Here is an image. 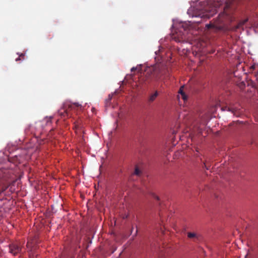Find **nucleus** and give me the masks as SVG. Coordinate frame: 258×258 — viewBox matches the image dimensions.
Returning a JSON list of instances; mask_svg holds the SVG:
<instances>
[{
  "label": "nucleus",
  "mask_w": 258,
  "mask_h": 258,
  "mask_svg": "<svg viewBox=\"0 0 258 258\" xmlns=\"http://www.w3.org/2000/svg\"><path fill=\"white\" fill-rule=\"evenodd\" d=\"M167 72L165 66L158 64L146 69L143 76L139 79V82L142 85L151 84L153 81H158Z\"/></svg>",
  "instance_id": "obj_1"
},
{
  "label": "nucleus",
  "mask_w": 258,
  "mask_h": 258,
  "mask_svg": "<svg viewBox=\"0 0 258 258\" xmlns=\"http://www.w3.org/2000/svg\"><path fill=\"white\" fill-rule=\"evenodd\" d=\"M190 22L179 23L173 33L172 38L177 42H181L186 39V31L190 26Z\"/></svg>",
  "instance_id": "obj_2"
},
{
  "label": "nucleus",
  "mask_w": 258,
  "mask_h": 258,
  "mask_svg": "<svg viewBox=\"0 0 258 258\" xmlns=\"http://www.w3.org/2000/svg\"><path fill=\"white\" fill-rule=\"evenodd\" d=\"M81 106L79 103H76L74 104H67L64 105L63 107L60 109L58 111L61 116L65 117L70 116L69 111L74 109L76 107H78Z\"/></svg>",
  "instance_id": "obj_3"
},
{
  "label": "nucleus",
  "mask_w": 258,
  "mask_h": 258,
  "mask_svg": "<svg viewBox=\"0 0 258 258\" xmlns=\"http://www.w3.org/2000/svg\"><path fill=\"white\" fill-rule=\"evenodd\" d=\"M10 252L13 254L14 255H16L17 254L21 252L22 248L17 243H13L9 245Z\"/></svg>",
  "instance_id": "obj_4"
},
{
  "label": "nucleus",
  "mask_w": 258,
  "mask_h": 258,
  "mask_svg": "<svg viewBox=\"0 0 258 258\" xmlns=\"http://www.w3.org/2000/svg\"><path fill=\"white\" fill-rule=\"evenodd\" d=\"M187 237L195 242H199L201 240V235L195 232H187Z\"/></svg>",
  "instance_id": "obj_5"
},
{
  "label": "nucleus",
  "mask_w": 258,
  "mask_h": 258,
  "mask_svg": "<svg viewBox=\"0 0 258 258\" xmlns=\"http://www.w3.org/2000/svg\"><path fill=\"white\" fill-rule=\"evenodd\" d=\"M159 95V93L158 91H155L154 93L150 94L148 98V102L149 103H151L154 102L156 98Z\"/></svg>",
  "instance_id": "obj_6"
},
{
  "label": "nucleus",
  "mask_w": 258,
  "mask_h": 258,
  "mask_svg": "<svg viewBox=\"0 0 258 258\" xmlns=\"http://www.w3.org/2000/svg\"><path fill=\"white\" fill-rule=\"evenodd\" d=\"M183 86L180 87L178 93L180 94L181 98L184 101H186L187 100V96L185 94V92L183 91Z\"/></svg>",
  "instance_id": "obj_7"
},
{
  "label": "nucleus",
  "mask_w": 258,
  "mask_h": 258,
  "mask_svg": "<svg viewBox=\"0 0 258 258\" xmlns=\"http://www.w3.org/2000/svg\"><path fill=\"white\" fill-rule=\"evenodd\" d=\"M247 20H248L246 19L239 22L236 26V29H239L242 27L247 22Z\"/></svg>",
  "instance_id": "obj_8"
},
{
  "label": "nucleus",
  "mask_w": 258,
  "mask_h": 258,
  "mask_svg": "<svg viewBox=\"0 0 258 258\" xmlns=\"http://www.w3.org/2000/svg\"><path fill=\"white\" fill-rule=\"evenodd\" d=\"M134 174L137 176H140L141 175V171L139 169L138 167H136Z\"/></svg>",
  "instance_id": "obj_9"
},
{
  "label": "nucleus",
  "mask_w": 258,
  "mask_h": 258,
  "mask_svg": "<svg viewBox=\"0 0 258 258\" xmlns=\"http://www.w3.org/2000/svg\"><path fill=\"white\" fill-rule=\"evenodd\" d=\"M141 66H137L136 67H133L132 69H131V72H133L135 71H141Z\"/></svg>",
  "instance_id": "obj_10"
},
{
  "label": "nucleus",
  "mask_w": 258,
  "mask_h": 258,
  "mask_svg": "<svg viewBox=\"0 0 258 258\" xmlns=\"http://www.w3.org/2000/svg\"><path fill=\"white\" fill-rule=\"evenodd\" d=\"M226 109L227 108L228 111H231L232 113H233L234 114L235 113V111H236L235 108H233V107H226Z\"/></svg>",
  "instance_id": "obj_11"
},
{
  "label": "nucleus",
  "mask_w": 258,
  "mask_h": 258,
  "mask_svg": "<svg viewBox=\"0 0 258 258\" xmlns=\"http://www.w3.org/2000/svg\"><path fill=\"white\" fill-rule=\"evenodd\" d=\"M206 27L207 29H209L214 28L215 27V26L212 24H208L206 25Z\"/></svg>",
  "instance_id": "obj_12"
},
{
  "label": "nucleus",
  "mask_w": 258,
  "mask_h": 258,
  "mask_svg": "<svg viewBox=\"0 0 258 258\" xmlns=\"http://www.w3.org/2000/svg\"><path fill=\"white\" fill-rule=\"evenodd\" d=\"M75 127L78 130L82 128V126H81L79 122H77L76 124H75Z\"/></svg>",
  "instance_id": "obj_13"
},
{
  "label": "nucleus",
  "mask_w": 258,
  "mask_h": 258,
  "mask_svg": "<svg viewBox=\"0 0 258 258\" xmlns=\"http://www.w3.org/2000/svg\"><path fill=\"white\" fill-rule=\"evenodd\" d=\"M24 56H25V55H24V54L21 53V54L19 55V57H18V58H17L16 59V61H18V60H20V59H21V57H22L23 59H24Z\"/></svg>",
  "instance_id": "obj_14"
},
{
  "label": "nucleus",
  "mask_w": 258,
  "mask_h": 258,
  "mask_svg": "<svg viewBox=\"0 0 258 258\" xmlns=\"http://www.w3.org/2000/svg\"><path fill=\"white\" fill-rule=\"evenodd\" d=\"M51 118L52 117H49V118H46L45 120L46 121V123H51Z\"/></svg>",
  "instance_id": "obj_15"
},
{
  "label": "nucleus",
  "mask_w": 258,
  "mask_h": 258,
  "mask_svg": "<svg viewBox=\"0 0 258 258\" xmlns=\"http://www.w3.org/2000/svg\"><path fill=\"white\" fill-rule=\"evenodd\" d=\"M7 187H3V188H2V190H0V194H1L2 192H4V191H5V190L7 189Z\"/></svg>",
  "instance_id": "obj_16"
},
{
  "label": "nucleus",
  "mask_w": 258,
  "mask_h": 258,
  "mask_svg": "<svg viewBox=\"0 0 258 258\" xmlns=\"http://www.w3.org/2000/svg\"><path fill=\"white\" fill-rule=\"evenodd\" d=\"M204 167L206 168V169H207V170H209V167H208V166L206 165V163H204Z\"/></svg>",
  "instance_id": "obj_17"
},
{
  "label": "nucleus",
  "mask_w": 258,
  "mask_h": 258,
  "mask_svg": "<svg viewBox=\"0 0 258 258\" xmlns=\"http://www.w3.org/2000/svg\"><path fill=\"white\" fill-rule=\"evenodd\" d=\"M26 246H27V248H29L30 246V243L29 242H27Z\"/></svg>",
  "instance_id": "obj_18"
},
{
  "label": "nucleus",
  "mask_w": 258,
  "mask_h": 258,
  "mask_svg": "<svg viewBox=\"0 0 258 258\" xmlns=\"http://www.w3.org/2000/svg\"><path fill=\"white\" fill-rule=\"evenodd\" d=\"M111 98H112V96L109 95V99H108V100H110L111 99Z\"/></svg>",
  "instance_id": "obj_19"
},
{
  "label": "nucleus",
  "mask_w": 258,
  "mask_h": 258,
  "mask_svg": "<svg viewBox=\"0 0 258 258\" xmlns=\"http://www.w3.org/2000/svg\"><path fill=\"white\" fill-rule=\"evenodd\" d=\"M216 28H218L219 30L221 29V27H216Z\"/></svg>",
  "instance_id": "obj_20"
},
{
  "label": "nucleus",
  "mask_w": 258,
  "mask_h": 258,
  "mask_svg": "<svg viewBox=\"0 0 258 258\" xmlns=\"http://www.w3.org/2000/svg\"><path fill=\"white\" fill-rule=\"evenodd\" d=\"M155 198L158 200H159V198L157 196H155Z\"/></svg>",
  "instance_id": "obj_21"
}]
</instances>
